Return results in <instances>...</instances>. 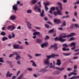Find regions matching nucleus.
I'll use <instances>...</instances> for the list:
<instances>
[{
  "label": "nucleus",
  "instance_id": "49",
  "mask_svg": "<svg viewBox=\"0 0 79 79\" xmlns=\"http://www.w3.org/2000/svg\"><path fill=\"white\" fill-rule=\"evenodd\" d=\"M8 37L10 39H11L12 38V36L9 34L8 35Z\"/></svg>",
  "mask_w": 79,
  "mask_h": 79
},
{
  "label": "nucleus",
  "instance_id": "42",
  "mask_svg": "<svg viewBox=\"0 0 79 79\" xmlns=\"http://www.w3.org/2000/svg\"><path fill=\"white\" fill-rule=\"evenodd\" d=\"M27 69L29 71H32V68H27Z\"/></svg>",
  "mask_w": 79,
  "mask_h": 79
},
{
  "label": "nucleus",
  "instance_id": "21",
  "mask_svg": "<svg viewBox=\"0 0 79 79\" xmlns=\"http://www.w3.org/2000/svg\"><path fill=\"white\" fill-rule=\"evenodd\" d=\"M37 2V0H33L31 2V3L32 4H33V5L35 4V3H36Z\"/></svg>",
  "mask_w": 79,
  "mask_h": 79
},
{
  "label": "nucleus",
  "instance_id": "32",
  "mask_svg": "<svg viewBox=\"0 0 79 79\" xmlns=\"http://www.w3.org/2000/svg\"><path fill=\"white\" fill-rule=\"evenodd\" d=\"M54 29L53 28L51 30H50L48 32L49 33H53V31L54 30Z\"/></svg>",
  "mask_w": 79,
  "mask_h": 79
},
{
  "label": "nucleus",
  "instance_id": "23",
  "mask_svg": "<svg viewBox=\"0 0 79 79\" xmlns=\"http://www.w3.org/2000/svg\"><path fill=\"white\" fill-rule=\"evenodd\" d=\"M44 6H48V5H50V2H47L46 3L44 2Z\"/></svg>",
  "mask_w": 79,
  "mask_h": 79
},
{
  "label": "nucleus",
  "instance_id": "52",
  "mask_svg": "<svg viewBox=\"0 0 79 79\" xmlns=\"http://www.w3.org/2000/svg\"><path fill=\"white\" fill-rule=\"evenodd\" d=\"M25 45H29V43L27 41L25 42Z\"/></svg>",
  "mask_w": 79,
  "mask_h": 79
},
{
  "label": "nucleus",
  "instance_id": "54",
  "mask_svg": "<svg viewBox=\"0 0 79 79\" xmlns=\"http://www.w3.org/2000/svg\"><path fill=\"white\" fill-rule=\"evenodd\" d=\"M36 41H37V43H38V44H40V39H37L36 40Z\"/></svg>",
  "mask_w": 79,
  "mask_h": 79
},
{
  "label": "nucleus",
  "instance_id": "35",
  "mask_svg": "<svg viewBox=\"0 0 79 79\" xmlns=\"http://www.w3.org/2000/svg\"><path fill=\"white\" fill-rule=\"evenodd\" d=\"M3 58L2 57L0 58V62H1V63H5V62L3 60Z\"/></svg>",
  "mask_w": 79,
  "mask_h": 79
},
{
  "label": "nucleus",
  "instance_id": "36",
  "mask_svg": "<svg viewBox=\"0 0 79 79\" xmlns=\"http://www.w3.org/2000/svg\"><path fill=\"white\" fill-rule=\"evenodd\" d=\"M63 25L61 26H66V22L65 21H64L63 23Z\"/></svg>",
  "mask_w": 79,
  "mask_h": 79
},
{
  "label": "nucleus",
  "instance_id": "59",
  "mask_svg": "<svg viewBox=\"0 0 79 79\" xmlns=\"http://www.w3.org/2000/svg\"><path fill=\"white\" fill-rule=\"evenodd\" d=\"M73 59V60H76V59H78V57H77V56L74 57Z\"/></svg>",
  "mask_w": 79,
  "mask_h": 79
},
{
  "label": "nucleus",
  "instance_id": "14",
  "mask_svg": "<svg viewBox=\"0 0 79 79\" xmlns=\"http://www.w3.org/2000/svg\"><path fill=\"white\" fill-rule=\"evenodd\" d=\"M13 47L15 49H18L19 48V45L18 44H14L13 45Z\"/></svg>",
  "mask_w": 79,
  "mask_h": 79
},
{
  "label": "nucleus",
  "instance_id": "10",
  "mask_svg": "<svg viewBox=\"0 0 79 79\" xmlns=\"http://www.w3.org/2000/svg\"><path fill=\"white\" fill-rule=\"evenodd\" d=\"M44 63L46 65H50V61L47 59L44 60Z\"/></svg>",
  "mask_w": 79,
  "mask_h": 79
},
{
  "label": "nucleus",
  "instance_id": "16",
  "mask_svg": "<svg viewBox=\"0 0 79 79\" xmlns=\"http://www.w3.org/2000/svg\"><path fill=\"white\" fill-rule=\"evenodd\" d=\"M63 54L64 56H69L71 55V54H72V53H63Z\"/></svg>",
  "mask_w": 79,
  "mask_h": 79
},
{
  "label": "nucleus",
  "instance_id": "3",
  "mask_svg": "<svg viewBox=\"0 0 79 79\" xmlns=\"http://www.w3.org/2000/svg\"><path fill=\"white\" fill-rule=\"evenodd\" d=\"M32 32H33V35H40V32H39L38 31L36 32V30L34 29H33L32 30Z\"/></svg>",
  "mask_w": 79,
  "mask_h": 79
},
{
  "label": "nucleus",
  "instance_id": "50",
  "mask_svg": "<svg viewBox=\"0 0 79 79\" xmlns=\"http://www.w3.org/2000/svg\"><path fill=\"white\" fill-rule=\"evenodd\" d=\"M51 10H53V11H54L55 10V7H52L51 8Z\"/></svg>",
  "mask_w": 79,
  "mask_h": 79
},
{
  "label": "nucleus",
  "instance_id": "38",
  "mask_svg": "<svg viewBox=\"0 0 79 79\" xmlns=\"http://www.w3.org/2000/svg\"><path fill=\"white\" fill-rule=\"evenodd\" d=\"M1 35H5L6 34H5V32H4V31H2L1 33Z\"/></svg>",
  "mask_w": 79,
  "mask_h": 79
},
{
  "label": "nucleus",
  "instance_id": "5",
  "mask_svg": "<svg viewBox=\"0 0 79 79\" xmlns=\"http://www.w3.org/2000/svg\"><path fill=\"white\" fill-rule=\"evenodd\" d=\"M50 66V65H47V66L45 67V68L44 69H42L40 70V72H45V71H47V69H46V68H48V67Z\"/></svg>",
  "mask_w": 79,
  "mask_h": 79
},
{
  "label": "nucleus",
  "instance_id": "15",
  "mask_svg": "<svg viewBox=\"0 0 79 79\" xmlns=\"http://www.w3.org/2000/svg\"><path fill=\"white\" fill-rule=\"evenodd\" d=\"M57 4L58 5L60 6V10H62V5H61V2H59L57 3Z\"/></svg>",
  "mask_w": 79,
  "mask_h": 79
},
{
  "label": "nucleus",
  "instance_id": "44",
  "mask_svg": "<svg viewBox=\"0 0 79 79\" xmlns=\"http://www.w3.org/2000/svg\"><path fill=\"white\" fill-rule=\"evenodd\" d=\"M62 1H63V3H66L68 2V1L67 0H61Z\"/></svg>",
  "mask_w": 79,
  "mask_h": 79
},
{
  "label": "nucleus",
  "instance_id": "22",
  "mask_svg": "<svg viewBox=\"0 0 79 79\" xmlns=\"http://www.w3.org/2000/svg\"><path fill=\"white\" fill-rule=\"evenodd\" d=\"M8 37H4L2 38V41H5V40H8Z\"/></svg>",
  "mask_w": 79,
  "mask_h": 79
},
{
  "label": "nucleus",
  "instance_id": "41",
  "mask_svg": "<svg viewBox=\"0 0 79 79\" xmlns=\"http://www.w3.org/2000/svg\"><path fill=\"white\" fill-rule=\"evenodd\" d=\"M19 48L21 50H23L24 48V47L23 46H19Z\"/></svg>",
  "mask_w": 79,
  "mask_h": 79
},
{
  "label": "nucleus",
  "instance_id": "58",
  "mask_svg": "<svg viewBox=\"0 0 79 79\" xmlns=\"http://www.w3.org/2000/svg\"><path fill=\"white\" fill-rule=\"evenodd\" d=\"M33 76L34 77H38V76H37V75L35 74H33Z\"/></svg>",
  "mask_w": 79,
  "mask_h": 79
},
{
  "label": "nucleus",
  "instance_id": "19",
  "mask_svg": "<svg viewBox=\"0 0 79 79\" xmlns=\"http://www.w3.org/2000/svg\"><path fill=\"white\" fill-rule=\"evenodd\" d=\"M44 13H45V11H44V10H43L42 11V12L40 14L41 16H42V17H43V16H45V15L44 14Z\"/></svg>",
  "mask_w": 79,
  "mask_h": 79
},
{
  "label": "nucleus",
  "instance_id": "7",
  "mask_svg": "<svg viewBox=\"0 0 79 79\" xmlns=\"http://www.w3.org/2000/svg\"><path fill=\"white\" fill-rule=\"evenodd\" d=\"M48 44V42H45L44 43H43L41 45V47L43 48H44L45 47H47V45Z\"/></svg>",
  "mask_w": 79,
  "mask_h": 79
},
{
  "label": "nucleus",
  "instance_id": "64",
  "mask_svg": "<svg viewBox=\"0 0 79 79\" xmlns=\"http://www.w3.org/2000/svg\"><path fill=\"white\" fill-rule=\"evenodd\" d=\"M62 50L63 51H66V48H62Z\"/></svg>",
  "mask_w": 79,
  "mask_h": 79
},
{
  "label": "nucleus",
  "instance_id": "1",
  "mask_svg": "<svg viewBox=\"0 0 79 79\" xmlns=\"http://www.w3.org/2000/svg\"><path fill=\"white\" fill-rule=\"evenodd\" d=\"M63 34L64 35V36H62V37H60L58 38V37H56L55 38V40H59L61 42H64L66 41V39H63L62 38H66V37H71L72 36H73L74 35H76V33H72L69 35H66L67 33H64Z\"/></svg>",
  "mask_w": 79,
  "mask_h": 79
},
{
  "label": "nucleus",
  "instance_id": "47",
  "mask_svg": "<svg viewBox=\"0 0 79 79\" xmlns=\"http://www.w3.org/2000/svg\"><path fill=\"white\" fill-rule=\"evenodd\" d=\"M74 69L76 70L77 69V65H75L74 66Z\"/></svg>",
  "mask_w": 79,
  "mask_h": 79
},
{
  "label": "nucleus",
  "instance_id": "34",
  "mask_svg": "<svg viewBox=\"0 0 79 79\" xmlns=\"http://www.w3.org/2000/svg\"><path fill=\"white\" fill-rule=\"evenodd\" d=\"M37 5L36 4L35 6V7L34 8V10H37V9H38V8H39V6H37Z\"/></svg>",
  "mask_w": 79,
  "mask_h": 79
},
{
  "label": "nucleus",
  "instance_id": "29",
  "mask_svg": "<svg viewBox=\"0 0 79 79\" xmlns=\"http://www.w3.org/2000/svg\"><path fill=\"white\" fill-rule=\"evenodd\" d=\"M74 26L77 28H79V24L77 23H75L74 24Z\"/></svg>",
  "mask_w": 79,
  "mask_h": 79
},
{
  "label": "nucleus",
  "instance_id": "30",
  "mask_svg": "<svg viewBox=\"0 0 79 79\" xmlns=\"http://www.w3.org/2000/svg\"><path fill=\"white\" fill-rule=\"evenodd\" d=\"M20 59H21V57L20 56H17L16 57V60H19Z\"/></svg>",
  "mask_w": 79,
  "mask_h": 79
},
{
  "label": "nucleus",
  "instance_id": "48",
  "mask_svg": "<svg viewBox=\"0 0 79 79\" xmlns=\"http://www.w3.org/2000/svg\"><path fill=\"white\" fill-rule=\"evenodd\" d=\"M32 65L33 66H34V67H36L37 66V65L35 63V62H34L33 63Z\"/></svg>",
  "mask_w": 79,
  "mask_h": 79
},
{
  "label": "nucleus",
  "instance_id": "39",
  "mask_svg": "<svg viewBox=\"0 0 79 79\" xmlns=\"http://www.w3.org/2000/svg\"><path fill=\"white\" fill-rule=\"evenodd\" d=\"M44 8L46 10V11H47L48 10V7H47V6H44Z\"/></svg>",
  "mask_w": 79,
  "mask_h": 79
},
{
  "label": "nucleus",
  "instance_id": "27",
  "mask_svg": "<svg viewBox=\"0 0 79 79\" xmlns=\"http://www.w3.org/2000/svg\"><path fill=\"white\" fill-rule=\"evenodd\" d=\"M63 47H64L65 48L68 47L69 45H67V44H63L62 45Z\"/></svg>",
  "mask_w": 79,
  "mask_h": 79
},
{
  "label": "nucleus",
  "instance_id": "18",
  "mask_svg": "<svg viewBox=\"0 0 79 79\" xmlns=\"http://www.w3.org/2000/svg\"><path fill=\"white\" fill-rule=\"evenodd\" d=\"M73 78H74L75 79H77L78 78H79V76H77L76 77H75V76H73L69 78V79H73Z\"/></svg>",
  "mask_w": 79,
  "mask_h": 79
},
{
  "label": "nucleus",
  "instance_id": "20",
  "mask_svg": "<svg viewBox=\"0 0 79 79\" xmlns=\"http://www.w3.org/2000/svg\"><path fill=\"white\" fill-rule=\"evenodd\" d=\"M54 50H56L58 49V47L57 46L56 44H54Z\"/></svg>",
  "mask_w": 79,
  "mask_h": 79
},
{
  "label": "nucleus",
  "instance_id": "37",
  "mask_svg": "<svg viewBox=\"0 0 79 79\" xmlns=\"http://www.w3.org/2000/svg\"><path fill=\"white\" fill-rule=\"evenodd\" d=\"M65 69L64 67H62L61 68H60V71H64Z\"/></svg>",
  "mask_w": 79,
  "mask_h": 79
},
{
  "label": "nucleus",
  "instance_id": "55",
  "mask_svg": "<svg viewBox=\"0 0 79 79\" xmlns=\"http://www.w3.org/2000/svg\"><path fill=\"white\" fill-rule=\"evenodd\" d=\"M72 75H74L75 76L76 75H77V73H75L74 72H72Z\"/></svg>",
  "mask_w": 79,
  "mask_h": 79
},
{
  "label": "nucleus",
  "instance_id": "40",
  "mask_svg": "<svg viewBox=\"0 0 79 79\" xmlns=\"http://www.w3.org/2000/svg\"><path fill=\"white\" fill-rule=\"evenodd\" d=\"M54 13V16H57V15H58V12H53Z\"/></svg>",
  "mask_w": 79,
  "mask_h": 79
},
{
  "label": "nucleus",
  "instance_id": "28",
  "mask_svg": "<svg viewBox=\"0 0 79 79\" xmlns=\"http://www.w3.org/2000/svg\"><path fill=\"white\" fill-rule=\"evenodd\" d=\"M50 67H49L50 68H55V65L53 66L52 65V63H51L50 64Z\"/></svg>",
  "mask_w": 79,
  "mask_h": 79
},
{
  "label": "nucleus",
  "instance_id": "57",
  "mask_svg": "<svg viewBox=\"0 0 79 79\" xmlns=\"http://www.w3.org/2000/svg\"><path fill=\"white\" fill-rule=\"evenodd\" d=\"M35 56L37 57V56H40V54L37 53L35 54Z\"/></svg>",
  "mask_w": 79,
  "mask_h": 79
},
{
  "label": "nucleus",
  "instance_id": "53",
  "mask_svg": "<svg viewBox=\"0 0 79 79\" xmlns=\"http://www.w3.org/2000/svg\"><path fill=\"white\" fill-rule=\"evenodd\" d=\"M67 70V71H71V70H72V69H71V68H68Z\"/></svg>",
  "mask_w": 79,
  "mask_h": 79
},
{
  "label": "nucleus",
  "instance_id": "11",
  "mask_svg": "<svg viewBox=\"0 0 79 79\" xmlns=\"http://www.w3.org/2000/svg\"><path fill=\"white\" fill-rule=\"evenodd\" d=\"M54 23H56V24H58L60 23L61 22V20H60V19H55L54 20Z\"/></svg>",
  "mask_w": 79,
  "mask_h": 79
},
{
  "label": "nucleus",
  "instance_id": "33",
  "mask_svg": "<svg viewBox=\"0 0 79 79\" xmlns=\"http://www.w3.org/2000/svg\"><path fill=\"white\" fill-rule=\"evenodd\" d=\"M14 55H16V56H18L19 54H18V52H13Z\"/></svg>",
  "mask_w": 79,
  "mask_h": 79
},
{
  "label": "nucleus",
  "instance_id": "4",
  "mask_svg": "<svg viewBox=\"0 0 79 79\" xmlns=\"http://www.w3.org/2000/svg\"><path fill=\"white\" fill-rule=\"evenodd\" d=\"M18 4H16L15 5H14L13 6L12 9L14 10V11H15L14 12L15 13H16V11H17V10H18Z\"/></svg>",
  "mask_w": 79,
  "mask_h": 79
},
{
  "label": "nucleus",
  "instance_id": "43",
  "mask_svg": "<svg viewBox=\"0 0 79 79\" xmlns=\"http://www.w3.org/2000/svg\"><path fill=\"white\" fill-rule=\"evenodd\" d=\"M45 26L46 28H47V29H48V28H49V25L47 24H45Z\"/></svg>",
  "mask_w": 79,
  "mask_h": 79
},
{
  "label": "nucleus",
  "instance_id": "46",
  "mask_svg": "<svg viewBox=\"0 0 79 79\" xmlns=\"http://www.w3.org/2000/svg\"><path fill=\"white\" fill-rule=\"evenodd\" d=\"M14 56V55L13 54V53L11 54H10V56H9V58H11L12 56Z\"/></svg>",
  "mask_w": 79,
  "mask_h": 79
},
{
  "label": "nucleus",
  "instance_id": "63",
  "mask_svg": "<svg viewBox=\"0 0 79 79\" xmlns=\"http://www.w3.org/2000/svg\"><path fill=\"white\" fill-rule=\"evenodd\" d=\"M21 27L20 26H19L17 28V29H19V30H20L21 29Z\"/></svg>",
  "mask_w": 79,
  "mask_h": 79
},
{
  "label": "nucleus",
  "instance_id": "45",
  "mask_svg": "<svg viewBox=\"0 0 79 79\" xmlns=\"http://www.w3.org/2000/svg\"><path fill=\"white\" fill-rule=\"evenodd\" d=\"M50 39V37L48 36V35H47L45 37V40H47V39Z\"/></svg>",
  "mask_w": 79,
  "mask_h": 79
},
{
  "label": "nucleus",
  "instance_id": "12",
  "mask_svg": "<svg viewBox=\"0 0 79 79\" xmlns=\"http://www.w3.org/2000/svg\"><path fill=\"white\" fill-rule=\"evenodd\" d=\"M57 63H56V64L58 66H60L61 64V60L59 59L57 60Z\"/></svg>",
  "mask_w": 79,
  "mask_h": 79
},
{
  "label": "nucleus",
  "instance_id": "26",
  "mask_svg": "<svg viewBox=\"0 0 79 79\" xmlns=\"http://www.w3.org/2000/svg\"><path fill=\"white\" fill-rule=\"evenodd\" d=\"M52 56L53 58H54L55 56H56V57H59V55L58 54H52Z\"/></svg>",
  "mask_w": 79,
  "mask_h": 79
},
{
  "label": "nucleus",
  "instance_id": "56",
  "mask_svg": "<svg viewBox=\"0 0 79 79\" xmlns=\"http://www.w3.org/2000/svg\"><path fill=\"white\" fill-rule=\"evenodd\" d=\"M16 78V76H14L12 77L11 79H15Z\"/></svg>",
  "mask_w": 79,
  "mask_h": 79
},
{
  "label": "nucleus",
  "instance_id": "2",
  "mask_svg": "<svg viewBox=\"0 0 79 79\" xmlns=\"http://www.w3.org/2000/svg\"><path fill=\"white\" fill-rule=\"evenodd\" d=\"M15 25L13 24L12 26V25L8 26L7 27V29L8 30H10L11 29V31H13L16 29V27H15Z\"/></svg>",
  "mask_w": 79,
  "mask_h": 79
},
{
  "label": "nucleus",
  "instance_id": "17",
  "mask_svg": "<svg viewBox=\"0 0 79 79\" xmlns=\"http://www.w3.org/2000/svg\"><path fill=\"white\" fill-rule=\"evenodd\" d=\"M10 19H11V20H15V19H16V16L15 15L13 16H11Z\"/></svg>",
  "mask_w": 79,
  "mask_h": 79
},
{
  "label": "nucleus",
  "instance_id": "51",
  "mask_svg": "<svg viewBox=\"0 0 79 79\" xmlns=\"http://www.w3.org/2000/svg\"><path fill=\"white\" fill-rule=\"evenodd\" d=\"M12 37L13 38H14V37H15V33H14L13 32L12 33Z\"/></svg>",
  "mask_w": 79,
  "mask_h": 79
},
{
  "label": "nucleus",
  "instance_id": "9",
  "mask_svg": "<svg viewBox=\"0 0 79 79\" xmlns=\"http://www.w3.org/2000/svg\"><path fill=\"white\" fill-rule=\"evenodd\" d=\"M26 23H27V27H28V28L30 29H31L32 27H31V26L32 25L31 23L29 22L26 21ZM29 26H30L29 25Z\"/></svg>",
  "mask_w": 79,
  "mask_h": 79
},
{
  "label": "nucleus",
  "instance_id": "13",
  "mask_svg": "<svg viewBox=\"0 0 79 79\" xmlns=\"http://www.w3.org/2000/svg\"><path fill=\"white\" fill-rule=\"evenodd\" d=\"M46 57H47L46 60H50V58H53V55L52 54L51 55L47 56H46Z\"/></svg>",
  "mask_w": 79,
  "mask_h": 79
},
{
  "label": "nucleus",
  "instance_id": "8",
  "mask_svg": "<svg viewBox=\"0 0 79 79\" xmlns=\"http://www.w3.org/2000/svg\"><path fill=\"white\" fill-rule=\"evenodd\" d=\"M56 9L57 10V13L58 15H63V14L61 13V11L60 10H59L58 7H57L56 8Z\"/></svg>",
  "mask_w": 79,
  "mask_h": 79
},
{
  "label": "nucleus",
  "instance_id": "25",
  "mask_svg": "<svg viewBox=\"0 0 79 79\" xmlns=\"http://www.w3.org/2000/svg\"><path fill=\"white\" fill-rule=\"evenodd\" d=\"M69 46H70V47H72L73 45H74V46H75L76 45V44H75V43L74 42L72 43H71V44H69Z\"/></svg>",
  "mask_w": 79,
  "mask_h": 79
},
{
  "label": "nucleus",
  "instance_id": "61",
  "mask_svg": "<svg viewBox=\"0 0 79 79\" xmlns=\"http://www.w3.org/2000/svg\"><path fill=\"white\" fill-rule=\"evenodd\" d=\"M77 12L76 11L74 13V15L75 16H77Z\"/></svg>",
  "mask_w": 79,
  "mask_h": 79
},
{
  "label": "nucleus",
  "instance_id": "24",
  "mask_svg": "<svg viewBox=\"0 0 79 79\" xmlns=\"http://www.w3.org/2000/svg\"><path fill=\"white\" fill-rule=\"evenodd\" d=\"M76 40V38L72 37L70 38V39L69 40V41H71V40Z\"/></svg>",
  "mask_w": 79,
  "mask_h": 79
},
{
  "label": "nucleus",
  "instance_id": "62",
  "mask_svg": "<svg viewBox=\"0 0 79 79\" xmlns=\"http://www.w3.org/2000/svg\"><path fill=\"white\" fill-rule=\"evenodd\" d=\"M76 48V46H73V47L72 48H71V49L73 50L75 49V48Z\"/></svg>",
  "mask_w": 79,
  "mask_h": 79
},
{
  "label": "nucleus",
  "instance_id": "60",
  "mask_svg": "<svg viewBox=\"0 0 79 79\" xmlns=\"http://www.w3.org/2000/svg\"><path fill=\"white\" fill-rule=\"evenodd\" d=\"M21 73V71H19L17 73L16 76H18V75L19 74V73Z\"/></svg>",
  "mask_w": 79,
  "mask_h": 79
},
{
  "label": "nucleus",
  "instance_id": "6",
  "mask_svg": "<svg viewBox=\"0 0 79 79\" xmlns=\"http://www.w3.org/2000/svg\"><path fill=\"white\" fill-rule=\"evenodd\" d=\"M13 73H10V72L9 71H8L6 73V77H11Z\"/></svg>",
  "mask_w": 79,
  "mask_h": 79
},
{
  "label": "nucleus",
  "instance_id": "31",
  "mask_svg": "<svg viewBox=\"0 0 79 79\" xmlns=\"http://www.w3.org/2000/svg\"><path fill=\"white\" fill-rule=\"evenodd\" d=\"M27 13L30 14L31 13H32V10H27Z\"/></svg>",
  "mask_w": 79,
  "mask_h": 79
}]
</instances>
